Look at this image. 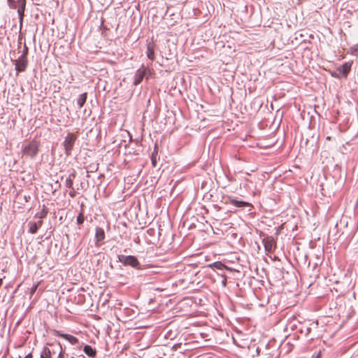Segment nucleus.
Segmentation results:
<instances>
[{"instance_id": "nucleus-1", "label": "nucleus", "mask_w": 358, "mask_h": 358, "mask_svg": "<svg viewBox=\"0 0 358 358\" xmlns=\"http://www.w3.org/2000/svg\"><path fill=\"white\" fill-rule=\"evenodd\" d=\"M52 348L44 347L40 358H62L63 349L60 343L52 344Z\"/></svg>"}, {"instance_id": "nucleus-2", "label": "nucleus", "mask_w": 358, "mask_h": 358, "mask_svg": "<svg viewBox=\"0 0 358 358\" xmlns=\"http://www.w3.org/2000/svg\"><path fill=\"white\" fill-rule=\"evenodd\" d=\"M40 143L36 141H31L27 144L23 145L22 152L24 155L34 158L38 153Z\"/></svg>"}, {"instance_id": "nucleus-3", "label": "nucleus", "mask_w": 358, "mask_h": 358, "mask_svg": "<svg viewBox=\"0 0 358 358\" xmlns=\"http://www.w3.org/2000/svg\"><path fill=\"white\" fill-rule=\"evenodd\" d=\"M8 3L10 8L17 9L20 22H22L26 6V0H13Z\"/></svg>"}, {"instance_id": "nucleus-4", "label": "nucleus", "mask_w": 358, "mask_h": 358, "mask_svg": "<svg viewBox=\"0 0 358 358\" xmlns=\"http://www.w3.org/2000/svg\"><path fill=\"white\" fill-rule=\"evenodd\" d=\"M119 262L124 266H130L133 268H137L140 266V262L138 259L132 255H119Z\"/></svg>"}, {"instance_id": "nucleus-5", "label": "nucleus", "mask_w": 358, "mask_h": 358, "mask_svg": "<svg viewBox=\"0 0 358 358\" xmlns=\"http://www.w3.org/2000/svg\"><path fill=\"white\" fill-rule=\"evenodd\" d=\"M76 140V136L73 134H68L63 142L65 153L67 156L71 155L73 145Z\"/></svg>"}, {"instance_id": "nucleus-6", "label": "nucleus", "mask_w": 358, "mask_h": 358, "mask_svg": "<svg viewBox=\"0 0 358 358\" xmlns=\"http://www.w3.org/2000/svg\"><path fill=\"white\" fill-rule=\"evenodd\" d=\"M148 73H150V69L143 65L135 73L134 84L135 85L140 84L143 79L146 77Z\"/></svg>"}, {"instance_id": "nucleus-7", "label": "nucleus", "mask_w": 358, "mask_h": 358, "mask_svg": "<svg viewBox=\"0 0 358 358\" xmlns=\"http://www.w3.org/2000/svg\"><path fill=\"white\" fill-rule=\"evenodd\" d=\"M264 250L266 254L271 253L275 248V241L273 236H266L262 240Z\"/></svg>"}, {"instance_id": "nucleus-8", "label": "nucleus", "mask_w": 358, "mask_h": 358, "mask_svg": "<svg viewBox=\"0 0 358 358\" xmlns=\"http://www.w3.org/2000/svg\"><path fill=\"white\" fill-rule=\"evenodd\" d=\"M28 64L27 58L24 55H20L17 59L15 61V70L17 73L23 72L26 70Z\"/></svg>"}, {"instance_id": "nucleus-9", "label": "nucleus", "mask_w": 358, "mask_h": 358, "mask_svg": "<svg viewBox=\"0 0 358 358\" xmlns=\"http://www.w3.org/2000/svg\"><path fill=\"white\" fill-rule=\"evenodd\" d=\"M352 66V62H345L341 66L337 67L336 71L339 73V75H341L343 77H347L349 73Z\"/></svg>"}, {"instance_id": "nucleus-10", "label": "nucleus", "mask_w": 358, "mask_h": 358, "mask_svg": "<svg viewBox=\"0 0 358 358\" xmlns=\"http://www.w3.org/2000/svg\"><path fill=\"white\" fill-rule=\"evenodd\" d=\"M54 334L56 336H59V337L65 338L66 341H68L72 345H75L78 342V339L76 337H75L72 335H70V334H62V333L59 332V331H55Z\"/></svg>"}, {"instance_id": "nucleus-11", "label": "nucleus", "mask_w": 358, "mask_h": 358, "mask_svg": "<svg viewBox=\"0 0 358 358\" xmlns=\"http://www.w3.org/2000/svg\"><path fill=\"white\" fill-rule=\"evenodd\" d=\"M105 238V232L102 228L97 227L95 232L96 245L99 246Z\"/></svg>"}, {"instance_id": "nucleus-12", "label": "nucleus", "mask_w": 358, "mask_h": 358, "mask_svg": "<svg viewBox=\"0 0 358 358\" xmlns=\"http://www.w3.org/2000/svg\"><path fill=\"white\" fill-rule=\"evenodd\" d=\"M229 203L238 208L250 206V203L244 201L238 200L236 199L229 197Z\"/></svg>"}, {"instance_id": "nucleus-13", "label": "nucleus", "mask_w": 358, "mask_h": 358, "mask_svg": "<svg viewBox=\"0 0 358 358\" xmlns=\"http://www.w3.org/2000/svg\"><path fill=\"white\" fill-rule=\"evenodd\" d=\"M146 55L148 59L153 61L155 59V44L153 43H148L147 45Z\"/></svg>"}, {"instance_id": "nucleus-14", "label": "nucleus", "mask_w": 358, "mask_h": 358, "mask_svg": "<svg viewBox=\"0 0 358 358\" xmlns=\"http://www.w3.org/2000/svg\"><path fill=\"white\" fill-rule=\"evenodd\" d=\"M43 224V221L39 220L37 222H29L28 225L29 226V232L30 234H36L39 227H41Z\"/></svg>"}, {"instance_id": "nucleus-15", "label": "nucleus", "mask_w": 358, "mask_h": 358, "mask_svg": "<svg viewBox=\"0 0 358 358\" xmlns=\"http://www.w3.org/2000/svg\"><path fill=\"white\" fill-rule=\"evenodd\" d=\"M76 178L75 173H70L65 180V186L67 188H72L73 180Z\"/></svg>"}, {"instance_id": "nucleus-16", "label": "nucleus", "mask_w": 358, "mask_h": 358, "mask_svg": "<svg viewBox=\"0 0 358 358\" xmlns=\"http://www.w3.org/2000/svg\"><path fill=\"white\" fill-rule=\"evenodd\" d=\"M84 352L89 357H94L96 355V350L92 348L90 345H85L83 349Z\"/></svg>"}, {"instance_id": "nucleus-17", "label": "nucleus", "mask_w": 358, "mask_h": 358, "mask_svg": "<svg viewBox=\"0 0 358 358\" xmlns=\"http://www.w3.org/2000/svg\"><path fill=\"white\" fill-rule=\"evenodd\" d=\"M86 100H87V93L86 92L83 93L79 95V96L77 99V104L80 108L84 106L85 103L86 102Z\"/></svg>"}, {"instance_id": "nucleus-18", "label": "nucleus", "mask_w": 358, "mask_h": 358, "mask_svg": "<svg viewBox=\"0 0 358 358\" xmlns=\"http://www.w3.org/2000/svg\"><path fill=\"white\" fill-rule=\"evenodd\" d=\"M210 267L215 268L218 270H222V269L227 268V266L220 262H216L213 263L210 265Z\"/></svg>"}, {"instance_id": "nucleus-19", "label": "nucleus", "mask_w": 358, "mask_h": 358, "mask_svg": "<svg viewBox=\"0 0 358 358\" xmlns=\"http://www.w3.org/2000/svg\"><path fill=\"white\" fill-rule=\"evenodd\" d=\"M85 221V216L83 210L80 212L76 218V223L78 225H81Z\"/></svg>"}, {"instance_id": "nucleus-20", "label": "nucleus", "mask_w": 358, "mask_h": 358, "mask_svg": "<svg viewBox=\"0 0 358 358\" xmlns=\"http://www.w3.org/2000/svg\"><path fill=\"white\" fill-rule=\"evenodd\" d=\"M47 214H48V210L43 206V208L41 212L37 213L36 214V217H38L40 219H43V218L46 217Z\"/></svg>"}, {"instance_id": "nucleus-21", "label": "nucleus", "mask_w": 358, "mask_h": 358, "mask_svg": "<svg viewBox=\"0 0 358 358\" xmlns=\"http://www.w3.org/2000/svg\"><path fill=\"white\" fill-rule=\"evenodd\" d=\"M69 196L71 197V198H74L76 195V191L72 188V190L69 192Z\"/></svg>"}, {"instance_id": "nucleus-22", "label": "nucleus", "mask_w": 358, "mask_h": 358, "mask_svg": "<svg viewBox=\"0 0 358 358\" xmlns=\"http://www.w3.org/2000/svg\"><path fill=\"white\" fill-rule=\"evenodd\" d=\"M37 287H38V285H34V286L32 287V288L31 289V292H30V293H31V295L34 294V292H36V290L37 289Z\"/></svg>"}, {"instance_id": "nucleus-23", "label": "nucleus", "mask_w": 358, "mask_h": 358, "mask_svg": "<svg viewBox=\"0 0 358 358\" xmlns=\"http://www.w3.org/2000/svg\"><path fill=\"white\" fill-rule=\"evenodd\" d=\"M352 53L358 50V45H355L350 48Z\"/></svg>"}, {"instance_id": "nucleus-24", "label": "nucleus", "mask_w": 358, "mask_h": 358, "mask_svg": "<svg viewBox=\"0 0 358 358\" xmlns=\"http://www.w3.org/2000/svg\"><path fill=\"white\" fill-rule=\"evenodd\" d=\"M27 52H28V49H27V48L25 46V47H24V51H23L22 54L21 55H24V58H26V55H27Z\"/></svg>"}, {"instance_id": "nucleus-25", "label": "nucleus", "mask_w": 358, "mask_h": 358, "mask_svg": "<svg viewBox=\"0 0 358 358\" xmlns=\"http://www.w3.org/2000/svg\"><path fill=\"white\" fill-rule=\"evenodd\" d=\"M152 164L154 166H156V159L154 158V157L152 156Z\"/></svg>"}, {"instance_id": "nucleus-26", "label": "nucleus", "mask_w": 358, "mask_h": 358, "mask_svg": "<svg viewBox=\"0 0 358 358\" xmlns=\"http://www.w3.org/2000/svg\"><path fill=\"white\" fill-rule=\"evenodd\" d=\"M24 358H32V355L31 353H29L27 355H26Z\"/></svg>"}, {"instance_id": "nucleus-27", "label": "nucleus", "mask_w": 358, "mask_h": 358, "mask_svg": "<svg viewBox=\"0 0 358 358\" xmlns=\"http://www.w3.org/2000/svg\"><path fill=\"white\" fill-rule=\"evenodd\" d=\"M256 352H257V355H260V349L259 348H257Z\"/></svg>"}, {"instance_id": "nucleus-28", "label": "nucleus", "mask_w": 358, "mask_h": 358, "mask_svg": "<svg viewBox=\"0 0 358 358\" xmlns=\"http://www.w3.org/2000/svg\"><path fill=\"white\" fill-rule=\"evenodd\" d=\"M266 355H268V356L267 357V358H270V356H271V353H269V354H266Z\"/></svg>"}, {"instance_id": "nucleus-29", "label": "nucleus", "mask_w": 358, "mask_h": 358, "mask_svg": "<svg viewBox=\"0 0 358 358\" xmlns=\"http://www.w3.org/2000/svg\"><path fill=\"white\" fill-rule=\"evenodd\" d=\"M2 285V279L0 278V287Z\"/></svg>"}, {"instance_id": "nucleus-30", "label": "nucleus", "mask_w": 358, "mask_h": 358, "mask_svg": "<svg viewBox=\"0 0 358 358\" xmlns=\"http://www.w3.org/2000/svg\"><path fill=\"white\" fill-rule=\"evenodd\" d=\"M71 358H73V357H71Z\"/></svg>"}]
</instances>
